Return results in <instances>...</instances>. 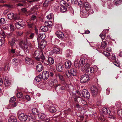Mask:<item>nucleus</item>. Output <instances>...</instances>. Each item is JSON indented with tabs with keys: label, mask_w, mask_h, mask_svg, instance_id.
I'll use <instances>...</instances> for the list:
<instances>
[{
	"label": "nucleus",
	"mask_w": 122,
	"mask_h": 122,
	"mask_svg": "<svg viewBox=\"0 0 122 122\" xmlns=\"http://www.w3.org/2000/svg\"><path fill=\"white\" fill-rule=\"evenodd\" d=\"M77 71L75 68H72L70 69L69 71L68 70H67L65 72L66 75L68 78H70L71 75L73 76H76L77 74Z\"/></svg>",
	"instance_id": "1"
},
{
	"label": "nucleus",
	"mask_w": 122,
	"mask_h": 122,
	"mask_svg": "<svg viewBox=\"0 0 122 122\" xmlns=\"http://www.w3.org/2000/svg\"><path fill=\"white\" fill-rule=\"evenodd\" d=\"M77 92V94L78 95L85 98L88 99L90 97V94L88 91L86 89L83 90L82 91V93H80L78 91Z\"/></svg>",
	"instance_id": "2"
},
{
	"label": "nucleus",
	"mask_w": 122,
	"mask_h": 122,
	"mask_svg": "<svg viewBox=\"0 0 122 122\" xmlns=\"http://www.w3.org/2000/svg\"><path fill=\"white\" fill-rule=\"evenodd\" d=\"M85 62V60L84 58L81 59L78 62L75 61L74 62V66L76 67H79L80 66H82L84 63Z\"/></svg>",
	"instance_id": "3"
},
{
	"label": "nucleus",
	"mask_w": 122,
	"mask_h": 122,
	"mask_svg": "<svg viewBox=\"0 0 122 122\" xmlns=\"http://www.w3.org/2000/svg\"><path fill=\"white\" fill-rule=\"evenodd\" d=\"M89 76L87 74L82 75L80 78V81L81 83H85L87 82L89 80Z\"/></svg>",
	"instance_id": "4"
},
{
	"label": "nucleus",
	"mask_w": 122,
	"mask_h": 122,
	"mask_svg": "<svg viewBox=\"0 0 122 122\" xmlns=\"http://www.w3.org/2000/svg\"><path fill=\"white\" fill-rule=\"evenodd\" d=\"M18 117L20 121L24 122L28 118V116L25 114H21L19 115Z\"/></svg>",
	"instance_id": "5"
},
{
	"label": "nucleus",
	"mask_w": 122,
	"mask_h": 122,
	"mask_svg": "<svg viewBox=\"0 0 122 122\" xmlns=\"http://www.w3.org/2000/svg\"><path fill=\"white\" fill-rule=\"evenodd\" d=\"M19 46L20 47L23 49H26L28 46L26 41L25 42L24 41H22L20 42Z\"/></svg>",
	"instance_id": "6"
},
{
	"label": "nucleus",
	"mask_w": 122,
	"mask_h": 122,
	"mask_svg": "<svg viewBox=\"0 0 122 122\" xmlns=\"http://www.w3.org/2000/svg\"><path fill=\"white\" fill-rule=\"evenodd\" d=\"M91 90L92 95L94 97L97 94L98 90L96 86H92L91 87Z\"/></svg>",
	"instance_id": "7"
},
{
	"label": "nucleus",
	"mask_w": 122,
	"mask_h": 122,
	"mask_svg": "<svg viewBox=\"0 0 122 122\" xmlns=\"http://www.w3.org/2000/svg\"><path fill=\"white\" fill-rule=\"evenodd\" d=\"M15 25L18 29H22L24 25V23L23 22L19 21L15 23Z\"/></svg>",
	"instance_id": "8"
},
{
	"label": "nucleus",
	"mask_w": 122,
	"mask_h": 122,
	"mask_svg": "<svg viewBox=\"0 0 122 122\" xmlns=\"http://www.w3.org/2000/svg\"><path fill=\"white\" fill-rule=\"evenodd\" d=\"M49 75V73L48 71H44L42 73L41 76H42V78L45 80H46L48 78Z\"/></svg>",
	"instance_id": "9"
},
{
	"label": "nucleus",
	"mask_w": 122,
	"mask_h": 122,
	"mask_svg": "<svg viewBox=\"0 0 122 122\" xmlns=\"http://www.w3.org/2000/svg\"><path fill=\"white\" fill-rule=\"evenodd\" d=\"M85 72L89 74L90 76H92L94 73V68L93 67L88 68Z\"/></svg>",
	"instance_id": "10"
},
{
	"label": "nucleus",
	"mask_w": 122,
	"mask_h": 122,
	"mask_svg": "<svg viewBox=\"0 0 122 122\" xmlns=\"http://www.w3.org/2000/svg\"><path fill=\"white\" fill-rule=\"evenodd\" d=\"M46 37V35L45 34H39L37 37V40L38 43L44 39Z\"/></svg>",
	"instance_id": "11"
},
{
	"label": "nucleus",
	"mask_w": 122,
	"mask_h": 122,
	"mask_svg": "<svg viewBox=\"0 0 122 122\" xmlns=\"http://www.w3.org/2000/svg\"><path fill=\"white\" fill-rule=\"evenodd\" d=\"M71 91L72 92V96L74 99L75 101L76 102H77V99L78 97L76 96V94L77 93V92L78 91H76L75 89H71Z\"/></svg>",
	"instance_id": "12"
},
{
	"label": "nucleus",
	"mask_w": 122,
	"mask_h": 122,
	"mask_svg": "<svg viewBox=\"0 0 122 122\" xmlns=\"http://www.w3.org/2000/svg\"><path fill=\"white\" fill-rule=\"evenodd\" d=\"M63 65L61 63L57 64L56 66V70L58 72L61 71L63 68Z\"/></svg>",
	"instance_id": "13"
},
{
	"label": "nucleus",
	"mask_w": 122,
	"mask_h": 122,
	"mask_svg": "<svg viewBox=\"0 0 122 122\" xmlns=\"http://www.w3.org/2000/svg\"><path fill=\"white\" fill-rule=\"evenodd\" d=\"M80 15L81 17L84 18L87 17L88 14L86 10H81L80 12Z\"/></svg>",
	"instance_id": "14"
},
{
	"label": "nucleus",
	"mask_w": 122,
	"mask_h": 122,
	"mask_svg": "<svg viewBox=\"0 0 122 122\" xmlns=\"http://www.w3.org/2000/svg\"><path fill=\"white\" fill-rule=\"evenodd\" d=\"M83 7L85 8L86 10H89L90 11H92V13H93V12L92 10H91V8L90 6L89 5L88 3L87 2L85 3L83 5Z\"/></svg>",
	"instance_id": "15"
},
{
	"label": "nucleus",
	"mask_w": 122,
	"mask_h": 122,
	"mask_svg": "<svg viewBox=\"0 0 122 122\" xmlns=\"http://www.w3.org/2000/svg\"><path fill=\"white\" fill-rule=\"evenodd\" d=\"M39 43L40 42L39 44L38 43L39 48L42 49H44L46 45V41H41L40 44Z\"/></svg>",
	"instance_id": "16"
},
{
	"label": "nucleus",
	"mask_w": 122,
	"mask_h": 122,
	"mask_svg": "<svg viewBox=\"0 0 122 122\" xmlns=\"http://www.w3.org/2000/svg\"><path fill=\"white\" fill-rule=\"evenodd\" d=\"M89 66V65L88 63H84L83 66H81L82 71L85 72L87 69L90 68Z\"/></svg>",
	"instance_id": "17"
},
{
	"label": "nucleus",
	"mask_w": 122,
	"mask_h": 122,
	"mask_svg": "<svg viewBox=\"0 0 122 122\" xmlns=\"http://www.w3.org/2000/svg\"><path fill=\"white\" fill-rule=\"evenodd\" d=\"M25 62L28 64L31 65L33 64V60L30 58L26 57L25 58Z\"/></svg>",
	"instance_id": "18"
},
{
	"label": "nucleus",
	"mask_w": 122,
	"mask_h": 122,
	"mask_svg": "<svg viewBox=\"0 0 122 122\" xmlns=\"http://www.w3.org/2000/svg\"><path fill=\"white\" fill-rule=\"evenodd\" d=\"M59 88V91L61 92L65 90V87L64 86H61V85L60 84H56V85L55 86V88L56 89H57L58 87Z\"/></svg>",
	"instance_id": "19"
},
{
	"label": "nucleus",
	"mask_w": 122,
	"mask_h": 122,
	"mask_svg": "<svg viewBox=\"0 0 122 122\" xmlns=\"http://www.w3.org/2000/svg\"><path fill=\"white\" fill-rule=\"evenodd\" d=\"M56 36L59 38H63L64 36L63 32H62L57 31L56 33Z\"/></svg>",
	"instance_id": "20"
},
{
	"label": "nucleus",
	"mask_w": 122,
	"mask_h": 122,
	"mask_svg": "<svg viewBox=\"0 0 122 122\" xmlns=\"http://www.w3.org/2000/svg\"><path fill=\"white\" fill-rule=\"evenodd\" d=\"M102 112L106 114H109L110 113V111L107 108L104 107L102 109Z\"/></svg>",
	"instance_id": "21"
},
{
	"label": "nucleus",
	"mask_w": 122,
	"mask_h": 122,
	"mask_svg": "<svg viewBox=\"0 0 122 122\" xmlns=\"http://www.w3.org/2000/svg\"><path fill=\"white\" fill-rule=\"evenodd\" d=\"M71 63L70 61H66L65 63V68L66 69H68L71 67Z\"/></svg>",
	"instance_id": "22"
},
{
	"label": "nucleus",
	"mask_w": 122,
	"mask_h": 122,
	"mask_svg": "<svg viewBox=\"0 0 122 122\" xmlns=\"http://www.w3.org/2000/svg\"><path fill=\"white\" fill-rule=\"evenodd\" d=\"M36 69L37 71L39 72H41L43 69V66L41 64H39L36 66Z\"/></svg>",
	"instance_id": "23"
},
{
	"label": "nucleus",
	"mask_w": 122,
	"mask_h": 122,
	"mask_svg": "<svg viewBox=\"0 0 122 122\" xmlns=\"http://www.w3.org/2000/svg\"><path fill=\"white\" fill-rule=\"evenodd\" d=\"M8 122H17V120L15 117L11 116L8 119Z\"/></svg>",
	"instance_id": "24"
},
{
	"label": "nucleus",
	"mask_w": 122,
	"mask_h": 122,
	"mask_svg": "<svg viewBox=\"0 0 122 122\" xmlns=\"http://www.w3.org/2000/svg\"><path fill=\"white\" fill-rule=\"evenodd\" d=\"M44 24L45 25L47 26L48 27H50L52 26V23L51 21H46L45 22Z\"/></svg>",
	"instance_id": "25"
},
{
	"label": "nucleus",
	"mask_w": 122,
	"mask_h": 122,
	"mask_svg": "<svg viewBox=\"0 0 122 122\" xmlns=\"http://www.w3.org/2000/svg\"><path fill=\"white\" fill-rule=\"evenodd\" d=\"M54 0H46L43 4V6L44 7H47L50 3V1H52Z\"/></svg>",
	"instance_id": "26"
},
{
	"label": "nucleus",
	"mask_w": 122,
	"mask_h": 122,
	"mask_svg": "<svg viewBox=\"0 0 122 122\" xmlns=\"http://www.w3.org/2000/svg\"><path fill=\"white\" fill-rule=\"evenodd\" d=\"M47 62L49 64L52 65L54 63V60L53 58L50 57L48 59Z\"/></svg>",
	"instance_id": "27"
},
{
	"label": "nucleus",
	"mask_w": 122,
	"mask_h": 122,
	"mask_svg": "<svg viewBox=\"0 0 122 122\" xmlns=\"http://www.w3.org/2000/svg\"><path fill=\"white\" fill-rule=\"evenodd\" d=\"M37 120L36 118L33 117H29L28 119V121L29 122H34L36 121Z\"/></svg>",
	"instance_id": "28"
},
{
	"label": "nucleus",
	"mask_w": 122,
	"mask_h": 122,
	"mask_svg": "<svg viewBox=\"0 0 122 122\" xmlns=\"http://www.w3.org/2000/svg\"><path fill=\"white\" fill-rule=\"evenodd\" d=\"M52 51L53 53L56 54H59L60 52V49L57 47L54 48Z\"/></svg>",
	"instance_id": "29"
},
{
	"label": "nucleus",
	"mask_w": 122,
	"mask_h": 122,
	"mask_svg": "<svg viewBox=\"0 0 122 122\" xmlns=\"http://www.w3.org/2000/svg\"><path fill=\"white\" fill-rule=\"evenodd\" d=\"M40 28L41 30L45 32H47L48 29V28L47 27L44 26H41Z\"/></svg>",
	"instance_id": "30"
},
{
	"label": "nucleus",
	"mask_w": 122,
	"mask_h": 122,
	"mask_svg": "<svg viewBox=\"0 0 122 122\" xmlns=\"http://www.w3.org/2000/svg\"><path fill=\"white\" fill-rule=\"evenodd\" d=\"M14 17V15L13 13H10L7 15V17L9 19H12Z\"/></svg>",
	"instance_id": "31"
},
{
	"label": "nucleus",
	"mask_w": 122,
	"mask_h": 122,
	"mask_svg": "<svg viewBox=\"0 0 122 122\" xmlns=\"http://www.w3.org/2000/svg\"><path fill=\"white\" fill-rule=\"evenodd\" d=\"M6 21V19L4 18H1L0 20V25H2L5 23Z\"/></svg>",
	"instance_id": "32"
},
{
	"label": "nucleus",
	"mask_w": 122,
	"mask_h": 122,
	"mask_svg": "<svg viewBox=\"0 0 122 122\" xmlns=\"http://www.w3.org/2000/svg\"><path fill=\"white\" fill-rule=\"evenodd\" d=\"M42 76H41V75H38V76L36 77V81L37 82H39L42 79Z\"/></svg>",
	"instance_id": "33"
},
{
	"label": "nucleus",
	"mask_w": 122,
	"mask_h": 122,
	"mask_svg": "<svg viewBox=\"0 0 122 122\" xmlns=\"http://www.w3.org/2000/svg\"><path fill=\"white\" fill-rule=\"evenodd\" d=\"M49 110L50 112H54L56 111V109L53 106H51L49 108Z\"/></svg>",
	"instance_id": "34"
},
{
	"label": "nucleus",
	"mask_w": 122,
	"mask_h": 122,
	"mask_svg": "<svg viewBox=\"0 0 122 122\" xmlns=\"http://www.w3.org/2000/svg\"><path fill=\"white\" fill-rule=\"evenodd\" d=\"M60 11L62 12H64L67 10V8L65 6H62L60 7Z\"/></svg>",
	"instance_id": "35"
},
{
	"label": "nucleus",
	"mask_w": 122,
	"mask_h": 122,
	"mask_svg": "<svg viewBox=\"0 0 122 122\" xmlns=\"http://www.w3.org/2000/svg\"><path fill=\"white\" fill-rule=\"evenodd\" d=\"M4 84L6 86H9L10 85V83L9 81L5 78L4 80Z\"/></svg>",
	"instance_id": "36"
},
{
	"label": "nucleus",
	"mask_w": 122,
	"mask_h": 122,
	"mask_svg": "<svg viewBox=\"0 0 122 122\" xmlns=\"http://www.w3.org/2000/svg\"><path fill=\"white\" fill-rule=\"evenodd\" d=\"M66 55L67 56H70L72 55V51L70 50H68L66 51Z\"/></svg>",
	"instance_id": "37"
},
{
	"label": "nucleus",
	"mask_w": 122,
	"mask_h": 122,
	"mask_svg": "<svg viewBox=\"0 0 122 122\" xmlns=\"http://www.w3.org/2000/svg\"><path fill=\"white\" fill-rule=\"evenodd\" d=\"M107 44L105 41H102L101 43V46L102 47L105 48L107 46Z\"/></svg>",
	"instance_id": "38"
},
{
	"label": "nucleus",
	"mask_w": 122,
	"mask_h": 122,
	"mask_svg": "<svg viewBox=\"0 0 122 122\" xmlns=\"http://www.w3.org/2000/svg\"><path fill=\"white\" fill-rule=\"evenodd\" d=\"M39 117L40 119L43 121L46 117V116L44 114H40L39 115Z\"/></svg>",
	"instance_id": "39"
},
{
	"label": "nucleus",
	"mask_w": 122,
	"mask_h": 122,
	"mask_svg": "<svg viewBox=\"0 0 122 122\" xmlns=\"http://www.w3.org/2000/svg\"><path fill=\"white\" fill-rule=\"evenodd\" d=\"M46 17L48 19H54L53 15L52 13H51L46 16Z\"/></svg>",
	"instance_id": "40"
},
{
	"label": "nucleus",
	"mask_w": 122,
	"mask_h": 122,
	"mask_svg": "<svg viewBox=\"0 0 122 122\" xmlns=\"http://www.w3.org/2000/svg\"><path fill=\"white\" fill-rule=\"evenodd\" d=\"M4 41V37H0V47L1 46Z\"/></svg>",
	"instance_id": "41"
},
{
	"label": "nucleus",
	"mask_w": 122,
	"mask_h": 122,
	"mask_svg": "<svg viewBox=\"0 0 122 122\" xmlns=\"http://www.w3.org/2000/svg\"><path fill=\"white\" fill-rule=\"evenodd\" d=\"M39 51H35L34 52L33 56L34 57H37L39 55Z\"/></svg>",
	"instance_id": "42"
},
{
	"label": "nucleus",
	"mask_w": 122,
	"mask_h": 122,
	"mask_svg": "<svg viewBox=\"0 0 122 122\" xmlns=\"http://www.w3.org/2000/svg\"><path fill=\"white\" fill-rule=\"evenodd\" d=\"M16 96L17 97L21 98L23 97V94L21 92H19L17 94Z\"/></svg>",
	"instance_id": "43"
},
{
	"label": "nucleus",
	"mask_w": 122,
	"mask_h": 122,
	"mask_svg": "<svg viewBox=\"0 0 122 122\" xmlns=\"http://www.w3.org/2000/svg\"><path fill=\"white\" fill-rule=\"evenodd\" d=\"M114 2L116 5H118L121 3L122 1L121 0H114Z\"/></svg>",
	"instance_id": "44"
},
{
	"label": "nucleus",
	"mask_w": 122,
	"mask_h": 122,
	"mask_svg": "<svg viewBox=\"0 0 122 122\" xmlns=\"http://www.w3.org/2000/svg\"><path fill=\"white\" fill-rule=\"evenodd\" d=\"M20 17L19 15L17 14H16L15 15H14V17L13 19L15 20H18L20 19Z\"/></svg>",
	"instance_id": "45"
},
{
	"label": "nucleus",
	"mask_w": 122,
	"mask_h": 122,
	"mask_svg": "<svg viewBox=\"0 0 122 122\" xmlns=\"http://www.w3.org/2000/svg\"><path fill=\"white\" fill-rule=\"evenodd\" d=\"M9 24H5L3 26L2 28L4 30L8 29L9 28Z\"/></svg>",
	"instance_id": "46"
},
{
	"label": "nucleus",
	"mask_w": 122,
	"mask_h": 122,
	"mask_svg": "<svg viewBox=\"0 0 122 122\" xmlns=\"http://www.w3.org/2000/svg\"><path fill=\"white\" fill-rule=\"evenodd\" d=\"M57 76L59 77L60 80L61 81H63L64 80V78L62 75L61 74H58Z\"/></svg>",
	"instance_id": "47"
},
{
	"label": "nucleus",
	"mask_w": 122,
	"mask_h": 122,
	"mask_svg": "<svg viewBox=\"0 0 122 122\" xmlns=\"http://www.w3.org/2000/svg\"><path fill=\"white\" fill-rule=\"evenodd\" d=\"M32 111L34 114H36V113L38 112V110L35 108H34L32 109Z\"/></svg>",
	"instance_id": "48"
},
{
	"label": "nucleus",
	"mask_w": 122,
	"mask_h": 122,
	"mask_svg": "<svg viewBox=\"0 0 122 122\" xmlns=\"http://www.w3.org/2000/svg\"><path fill=\"white\" fill-rule=\"evenodd\" d=\"M117 113L119 116H120L121 117H122V110L120 109L118 110Z\"/></svg>",
	"instance_id": "49"
},
{
	"label": "nucleus",
	"mask_w": 122,
	"mask_h": 122,
	"mask_svg": "<svg viewBox=\"0 0 122 122\" xmlns=\"http://www.w3.org/2000/svg\"><path fill=\"white\" fill-rule=\"evenodd\" d=\"M13 63V64L15 65L18 62V61L16 58H14L12 60Z\"/></svg>",
	"instance_id": "50"
},
{
	"label": "nucleus",
	"mask_w": 122,
	"mask_h": 122,
	"mask_svg": "<svg viewBox=\"0 0 122 122\" xmlns=\"http://www.w3.org/2000/svg\"><path fill=\"white\" fill-rule=\"evenodd\" d=\"M60 7L59 6L57 5H56L54 7V10L56 11H58L60 9Z\"/></svg>",
	"instance_id": "51"
},
{
	"label": "nucleus",
	"mask_w": 122,
	"mask_h": 122,
	"mask_svg": "<svg viewBox=\"0 0 122 122\" xmlns=\"http://www.w3.org/2000/svg\"><path fill=\"white\" fill-rule=\"evenodd\" d=\"M40 59H41V61L42 62H44V60L45 59V57L42 53Z\"/></svg>",
	"instance_id": "52"
},
{
	"label": "nucleus",
	"mask_w": 122,
	"mask_h": 122,
	"mask_svg": "<svg viewBox=\"0 0 122 122\" xmlns=\"http://www.w3.org/2000/svg\"><path fill=\"white\" fill-rule=\"evenodd\" d=\"M84 4L82 2V1H79L78 2V5L80 7H82L83 6Z\"/></svg>",
	"instance_id": "53"
},
{
	"label": "nucleus",
	"mask_w": 122,
	"mask_h": 122,
	"mask_svg": "<svg viewBox=\"0 0 122 122\" xmlns=\"http://www.w3.org/2000/svg\"><path fill=\"white\" fill-rule=\"evenodd\" d=\"M35 35L34 33H31L30 34L29 37L30 39H32L34 37Z\"/></svg>",
	"instance_id": "54"
},
{
	"label": "nucleus",
	"mask_w": 122,
	"mask_h": 122,
	"mask_svg": "<svg viewBox=\"0 0 122 122\" xmlns=\"http://www.w3.org/2000/svg\"><path fill=\"white\" fill-rule=\"evenodd\" d=\"M10 65L9 64H6L4 67V70H7L9 68Z\"/></svg>",
	"instance_id": "55"
},
{
	"label": "nucleus",
	"mask_w": 122,
	"mask_h": 122,
	"mask_svg": "<svg viewBox=\"0 0 122 122\" xmlns=\"http://www.w3.org/2000/svg\"><path fill=\"white\" fill-rule=\"evenodd\" d=\"M15 97H13L10 98V102H15Z\"/></svg>",
	"instance_id": "56"
},
{
	"label": "nucleus",
	"mask_w": 122,
	"mask_h": 122,
	"mask_svg": "<svg viewBox=\"0 0 122 122\" xmlns=\"http://www.w3.org/2000/svg\"><path fill=\"white\" fill-rule=\"evenodd\" d=\"M103 54L107 56H110V54L109 53L106 51H104L103 52Z\"/></svg>",
	"instance_id": "57"
},
{
	"label": "nucleus",
	"mask_w": 122,
	"mask_h": 122,
	"mask_svg": "<svg viewBox=\"0 0 122 122\" xmlns=\"http://www.w3.org/2000/svg\"><path fill=\"white\" fill-rule=\"evenodd\" d=\"M0 33L4 37L5 36V32L2 30L0 31Z\"/></svg>",
	"instance_id": "58"
},
{
	"label": "nucleus",
	"mask_w": 122,
	"mask_h": 122,
	"mask_svg": "<svg viewBox=\"0 0 122 122\" xmlns=\"http://www.w3.org/2000/svg\"><path fill=\"white\" fill-rule=\"evenodd\" d=\"M9 25L11 30L13 31L15 29V28L14 25L12 24H10Z\"/></svg>",
	"instance_id": "59"
},
{
	"label": "nucleus",
	"mask_w": 122,
	"mask_h": 122,
	"mask_svg": "<svg viewBox=\"0 0 122 122\" xmlns=\"http://www.w3.org/2000/svg\"><path fill=\"white\" fill-rule=\"evenodd\" d=\"M28 27L30 28H31L34 26V24L33 23H29L28 24Z\"/></svg>",
	"instance_id": "60"
},
{
	"label": "nucleus",
	"mask_w": 122,
	"mask_h": 122,
	"mask_svg": "<svg viewBox=\"0 0 122 122\" xmlns=\"http://www.w3.org/2000/svg\"><path fill=\"white\" fill-rule=\"evenodd\" d=\"M25 98L28 101H29L30 100L31 98L30 96L28 95H26L25 96Z\"/></svg>",
	"instance_id": "61"
},
{
	"label": "nucleus",
	"mask_w": 122,
	"mask_h": 122,
	"mask_svg": "<svg viewBox=\"0 0 122 122\" xmlns=\"http://www.w3.org/2000/svg\"><path fill=\"white\" fill-rule=\"evenodd\" d=\"M108 117L111 119H115V117L113 115H111L109 116Z\"/></svg>",
	"instance_id": "62"
},
{
	"label": "nucleus",
	"mask_w": 122,
	"mask_h": 122,
	"mask_svg": "<svg viewBox=\"0 0 122 122\" xmlns=\"http://www.w3.org/2000/svg\"><path fill=\"white\" fill-rule=\"evenodd\" d=\"M84 116H82L80 117H78L77 118L78 120H80V121H82L84 118Z\"/></svg>",
	"instance_id": "63"
},
{
	"label": "nucleus",
	"mask_w": 122,
	"mask_h": 122,
	"mask_svg": "<svg viewBox=\"0 0 122 122\" xmlns=\"http://www.w3.org/2000/svg\"><path fill=\"white\" fill-rule=\"evenodd\" d=\"M28 118L29 117H33L34 115L33 114H32L31 113H29L28 114Z\"/></svg>",
	"instance_id": "64"
}]
</instances>
